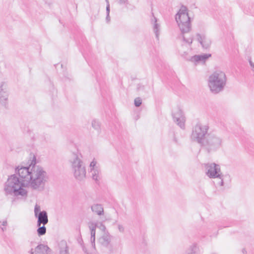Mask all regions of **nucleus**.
I'll use <instances>...</instances> for the list:
<instances>
[{"instance_id": "6ab92c4d", "label": "nucleus", "mask_w": 254, "mask_h": 254, "mask_svg": "<svg viewBox=\"0 0 254 254\" xmlns=\"http://www.w3.org/2000/svg\"><path fill=\"white\" fill-rule=\"evenodd\" d=\"M148 87L143 85L141 84H138L137 85L136 90L140 94H147L148 92Z\"/></svg>"}, {"instance_id": "1a4fd4ad", "label": "nucleus", "mask_w": 254, "mask_h": 254, "mask_svg": "<svg viewBox=\"0 0 254 254\" xmlns=\"http://www.w3.org/2000/svg\"><path fill=\"white\" fill-rule=\"evenodd\" d=\"M172 117L174 122L176 123L181 128L185 129L186 119L183 112L180 108L178 107L174 109L172 112Z\"/></svg>"}, {"instance_id": "58836bf2", "label": "nucleus", "mask_w": 254, "mask_h": 254, "mask_svg": "<svg viewBox=\"0 0 254 254\" xmlns=\"http://www.w3.org/2000/svg\"><path fill=\"white\" fill-rule=\"evenodd\" d=\"M225 178L228 179L229 181H230V176L229 175L225 176Z\"/></svg>"}, {"instance_id": "5701e85b", "label": "nucleus", "mask_w": 254, "mask_h": 254, "mask_svg": "<svg viewBox=\"0 0 254 254\" xmlns=\"http://www.w3.org/2000/svg\"><path fill=\"white\" fill-rule=\"evenodd\" d=\"M38 228L37 230V234L39 236H41L45 235L46 233V228L45 225H43L40 226H38Z\"/></svg>"}, {"instance_id": "2eb2a0df", "label": "nucleus", "mask_w": 254, "mask_h": 254, "mask_svg": "<svg viewBox=\"0 0 254 254\" xmlns=\"http://www.w3.org/2000/svg\"><path fill=\"white\" fill-rule=\"evenodd\" d=\"M211 56V54H204L203 55H195L191 57L190 61L196 64L197 63L202 62H205V61Z\"/></svg>"}, {"instance_id": "a19ab883", "label": "nucleus", "mask_w": 254, "mask_h": 254, "mask_svg": "<svg viewBox=\"0 0 254 254\" xmlns=\"http://www.w3.org/2000/svg\"><path fill=\"white\" fill-rule=\"evenodd\" d=\"M1 229H2V230L3 231H4V230L5 229V228H1Z\"/></svg>"}, {"instance_id": "72a5a7b5", "label": "nucleus", "mask_w": 254, "mask_h": 254, "mask_svg": "<svg viewBox=\"0 0 254 254\" xmlns=\"http://www.w3.org/2000/svg\"><path fill=\"white\" fill-rule=\"evenodd\" d=\"M127 2V0H119V3L120 4H125Z\"/></svg>"}, {"instance_id": "a211bd4d", "label": "nucleus", "mask_w": 254, "mask_h": 254, "mask_svg": "<svg viewBox=\"0 0 254 254\" xmlns=\"http://www.w3.org/2000/svg\"><path fill=\"white\" fill-rule=\"evenodd\" d=\"M60 254H69L68 247L65 241H61L59 244Z\"/></svg>"}, {"instance_id": "473e14b6", "label": "nucleus", "mask_w": 254, "mask_h": 254, "mask_svg": "<svg viewBox=\"0 0 254 254\" xmlns=\"http://www.w3.org/2000/svg\"><path fill=\"white\" fill-rule=\"evenodd\" d=\"M110 10V4H107V5L106 6V13H107V14H109Z\"/></svg>"}, {"instance_id": "4be33fe9", "label": "nucleus", "mask_w": 254, "mask_h": 254, "mask_svg": "<svg viewBox=\"0 0 254 254\" xmlns=\"http://www.w3.org/2000/svg\"><path fill=\"white\" fill-rule=\"evenodd\" d=\"M154 26H153V30L155 34L156 37L157 38H158L159 35V25L157 23V18L155 17H154Z\"/></svg>"}, {"instance_id": "bb28decb", "label": "nucleus", "mask_w": 254, "mask_h": 254, "mask_svg": "<svg viewBox=\"0 0 254 254\" xmlns=\"http://www.w3.org/2000/svg\"><path fill=\"white\" fill-rule=\"evenodd\" d=\"M134 103L136 107H139L142 104V100L140 98L137 97L134 99Z\"/></svg>"}, {"instance_id": "6e6552de", "label": "nucleus", "mask_w": 254, "mask_h": 254, "mask_svg": "<svg viewBox=\"0 0 254 254\" xmlns=\"http://www.w3.org/2000/svg\"><path fill=\"white\" fill-rule=\"evenodd\" d=\"M205 167L206 170V175L210 178H219L220 180L218 182V184L220 186H223L225 178L221 175L219 165L214 163H208L205 164Z\"/></svg>"}, {"instance_id": "f3484780", "label": "nucleus", "mask_w": 254, "mask_h": 254, "mask_svg": "<svg viewBox=\"0 0 254 254\" xmlns=\"http://www.w3.org/2000/svg\"><path fill=\"white\" fill-rule=\"evenodd\" d=\"M92 211L98 215H102L104 214L103 206L100 204H94L91 207Z\"/></svg>"}, {"instance_id": "c756f323", "label": "nucleus", "mask_w": 254, "mask_h": 254, "mask_svg": "<svg viewBox=\"0 0 254 254\" xmlns=\"http://www.w3.org/2000/svg\"><path fill=\"white\" fill-rule=\"evenodd\" d=\"M118 230L119 231L121 232V233H124V231H125V228H124V227L123 226V225H122V224H118Z\"/></svg>"}, {"instance_id": "f704fd0d", "label": "nucleus", "mask_w": 254, "mask_h": 254, "mask_svg": "<svg viewBox=\"0 0 254 254\" xmlns=\"http://www.w3.org/2000/svg\"><path fill=\"white\" fill-rule=\"evenodd\" d=\"M29 253L30 254H36V248L35 249V250H34L33 249H31Z\"/></svg>"}, {"instance_id": "dca6fc26", "label": "nucleus", "mask_w": 254, "mask_h": 254, "mask_svg": "<svg viewBox=\"0 0 254 254\" xmlns=\"http://www.w3.org/2000/svg\"><path fill=\"white\" fill-rule=\"evenodd\" d=\"M51 252V249L47 245L40 244L36 247V254H49Z\"/></svg>"}, {"instance_id": "39448f33", "label": "nucleus", "mask_w": 254, "mask_h": 254, "mask_svg": "<svg viewBox=\"0 0 254 254\" xmlns=\"http://www.w3.org/2000/svg\"><path fill=\"white\" fill-rule=\"evenodd\" d=\"M175 19L183 35V41L190 44H191L192 37H190L187 39L184 36L185 33H188L191 29L190 20L188 14L183 13L179 16L176 15Z\"/></svg>"}, {"instance_id": "b1692460", "label": "nucleus", "mask_w": 254, "mask_h": 254, "mask_svg": "<svg viewBox=\"0 0 254 254\" xmlns=\"http://www.w3.org/2000/svg\"><path fill=\"white\" fill-rule=\"evenodd\" d=\"M92 127L95 130H96L98 133L100 132V124L99 122V121H98L96 120H93L92 122Z\"/></svg>"}, {"instance_id": "f8f14e48", "label": "nucleus", "mask_w": 254, "mask_h": 254, "mask_svg": "<svg viewBox=\"0 0 254 254\" xmlns=\"http://www.w3.org/2000/svg\"><path fill=\"white\" fill-rule=\"evenodd\" d=\"M37 218V226H40L42 224L45 225L48 223V213L45 210L42 211L41 212L35 217Z\"/></svg>"}, {"instance_id": "20e7f679", "label": "nucleus", "mask_w": 254, "mask_h": 254, "mask_svg": "<svg viewBox=\"0 0 254 254\" xmlns=\"http://www.w3.org/2000/svg\"><path fill=\"white\" fill-rule=\"evenodd\" d=\"M226 82L227 77L225 72L217 70L209 76L208 85L210 91L216 94L223 91Z\"/></svg>"}, {"instance_id": "e433bc0d", "label": "nucleus", "mask_w": 254, "mask_h": 254, "mask_svg": "<svg viewBox=\"0 0 254 254\" xmlns=\"http://www.w3.org/2000/svg\"><path fill=\"white\" fill-rule=\"evenodd\" d=\"M242 252L243 254H247V252L246 249H245V248L242 249Z\"/></svg>"}, {"instance_id": "2f4dec72", "label": "nucleus", "mask_w": 254, "mask_h": 254, "mask_svg": "<svg viewBox=\"0 0 254 254\" xmlns=\"http://www.w3.org/2000/svg\"><path fill=\"white\" fill-rule=\"evenodd\" d=\"M249 62L252 68V70L254 72V63L251 61V59L249 60Z\"/></svg>"}, {"instance_id": "412c9836", "label": "nucleus", "mask_w": 254, "mask_h": 254, "mask_svg": "<svg viewBox=\"0 0 254 254\" xmlns=\"http://www.w3.org/2000/svg\"><path fill=\"white\" fill-rule=\"evenodd\" d=\"M90 173L92 179L95 181H98L99 178V171L97 167H96L95 169H91Z\"/></svg>"}, {"instance_id": "f03ea898", "label": "nucleus", "mask_w": 254, "mask_h": 254, "mask_svg": "<svg viewBox=\"0 0 254 254\" xmlns=\"http://www.w3.org/2000/svg\"><path fill=\"white\" fill-rule=\"evenodd\" d=\"M24 179L18 178L16 174L11 175L9 176L7 181L5 183L4 191L7 198L13 202L16 197L19 196L26 197L27 195V191L24 187H26L24 182Z\"/></svg>"}, {"instance_id": "4468645a", "label": "nucleus", "mask_w": 254, "mask_h": 254, "mask_svg": "<svg viewBox=\"0 0 254 254\" xmlns=\"http://www.w3.org/2000/svg\"><path fill=\"white\" fill-rule=\"evenodd\" d=\"M88 226L91 232V243L92 247L95 248L96 229L97 227V224L93 222H90L88 223Z\"/></svg>"}, {"instance_id": "0eeeda50", "label": "nucleus", "mask_w": 254, "mask_h": 254, "mask_svg": "<svg viewBox=\"0 0 254 254\" xmlns=\"http://www.w3.org/2000/svg\"><path fill=\"white\" fill-rule=\"evenodd\" d=\"M208 129L209 127L207 125L197 124L192 129L190 137L191 140L196 141L201 145L208 133H207Z\"/></svg>"}, {"instance_id": "9b49d317", "label": "nucleus", "mask_w": 254, "mask_h": 254, "mask_svg": "<svg viewBox=\"0 0 254 254\" xmlns=\"http://www.w3.org/2000/svg\"><path fill=\"white\" fill-rule=\"evenodd\" d=\"M112 236L108 232L103 233L98 239L99 243L102 246L107 248L111 242Z\"/></svg>"}, {"instance_id": "423d86ee", "label": "nucleus", "mask_w": 254, "mask_h": 254, "mask_svg": "<svg viewBox=\"0 0 254 254\" xmlns=\"http://www.w3.org/2000/svg\"><path fill=\"white\" fill-rule=\"evenodd\" d=\"M222 144V138L215 133L210 132L207 134L206 139L201 146L209 153L220 148Z\"/></svg>"}, {"instance_id": "9d476101", "label": "nucleus", "mask_w": 254, "mask_h": 254, "mask_svg": "<svg viewBox=\"0 0 254 254\" xmlns=\"http://www.w3.org/2000/svg\"><path fill=\"white\" fill-rule=\"evenodd\" d=\"M8 96L7 84L4 82H2L0 85V103L5 107L7 104Z\"/></svg>"}, {"instance_id": "c85d7f7f", "label": "nucleus", "mask_w": 254, "mask_h": 254, "mask_svg": "<svg viewBox=\"0 0 254 254\" xmlns=\"http://www.w3.org/2000/svg\"><path fill=\"white\" fill-rule=\"evenodd\" d=\"M96 161L95 160V159H93V161L90 163V168L91 169H95L96 168Z\"/></svg>"}, {"instance_id": "a878e982", "label": "nucleus", "mask_w": 254, "mask_h": 254, "mask_svg": "<svg viewBox=\"0 0 254 254\" xmlns=\"http://www.w3.org/2000/svg\"><path fill=\"white\" fill-rule=\"evenodd\" d=\"M41 212H42V211H41L40 206L39 205H38L37 204H36L34 207L35 216V217L37 216L38 215V214Z\"/></svg>"}, {"instance_id": "aec40b11", "label": "nucleus", "mask_w": 254, "mask_h": 254, "mask_svg": "<svg viewBox=\"0 0 254 254\" xmlns=\"http://www.w3.org/2000/svg\"><path fill=\"white\" fill-rule=\"evenodd\" d=\"M198 252V248L196 244H193L190 246V248L188 250L187 254H197Z\"/></svg>"}, {"instance_id": "ea45409f", "label": "nucleus", "mask_w": 254, "mask_h": 254, "mask_svg": "<svg viewBox=\"0 0 254 254\" xmlns=\"http://www.w3.org/2000/svg\"><path fill=\"white\" fill-rule=\"evenodd\" d=\"M105 1H106V2L107 5V4H109V0H105Z\"/></svg>"}, {"instance_id": "4c0bfd02", "label": "nucleus", "mask_w": 254, "mask_h": 254, "mask_svg": "<svg viewBox=\"0 0 254 254\" xmlns=\"http://www.w3.org/2000/svg\"><path fill=\"white\" fill-rule=\"evenodd\" d=\"M7 225V221H3L2 223V225L3 226H6Z\"/></svg>"}, {"instance_id": "79ce46f5", "label": "nucleus", "mask_w": 254, "mask_h": 254, "mask_svg": "<svg viewBox=\"0 0 254 254\" xmlns=\"http://www.w3.org/2000/svg\"><path fill=\"white\" fill-rule=\"evenodd\" d=\"M174 141H175L176 142H177V140H176V138H174Z\"/></svg>"}, {"instance_id": "393cba45", "label": "nucleus", "mask_w": 254, "mask_h": 254, "mask_svg": "<svg viewBox=\"0 0 254 254\" xmlns=\"http://www.w3.org/2000/svg\"><path fill=\"white\" fill-rule=\"evenodd\" d=\"M187 8L186 6H182L181 8L180 9L179 11L178 12V13L176 15H180L181 14H188L187 12Z\"/></svg>"}, {"instance_id": "f257e3e1", "label": "nucleus", "mask_w": 254, "mask_h": 254, "mask_svg": "<svg viewBox=\"0 0 254 254\" xmlns=\"http://www.w3.org/2000/svg\"><path fill=\"white\" fill-rule=\"evenodd\" d=\"M36 164V158L34 156L29 166H22L20 168L18 166L15 168V173L21 178L24 179V183L26 187L42 191L45 189L48 179L47 173L43 167Z\"/></svg>"}, {"instance_id": "7c9ffc66", "label": "nucleus", "mask_w": 254, "mask_h": 254, "mask_svg": "<svg viewBox=\"0 0 254 254\" xmlns=\"http://www.w3.org/2000/svg\"><path fill=\"white\" fill-rule=\"evenodd\" d=\"M78 243L80 244V245L82 246L83 250L84 251L85 248H84V246H83V242L82 241V239L81 238H80L78 240Z\"/></svg>"}, {"instance_id": "ddd939ff", "label": "nucleus", "mask_w": 254, "mask_h": 254, "mask_svg": "<svg viewBox=\"0 0 254 254\" xmlns=\"http://www.w3.org/2000/svg\"><path fill=\"white\" fill-rule=\"evenodd\" d=\"M196 36L197 41L200 43L203 48L207 49L210 47L211 42L210 40L207 38L204 35H201L197 33Z\"/></svg>"}, {"instance_id": "cd10ccee", "label": "nucleus", "mask_w": 254, "mask_h": 254, "mask_svg": "<svg viewBox=\"0 0 254 254\" xmlns=\"http://www.w3.org/2000/svg\"><path fill=\"white\" fill-rule=\"evenodd\" d=\"M97 227L99 228L102 231L103 233H106V232H108L106 229V226L102 223H100L99 225H97Z\"/></svg>"}, {"instance_id": "c9c22d12", "label": "nucleus", "mask_w": 254, "mask_h": 254, "mask_svg": "<svg viewBox=\"0 0 254 254\" xmlns=\"http://www.w3.org/2000/svg\"><path fill=\"white\" fill-rule=\"evenodd\" d=\"M106 19L107 22H109L110 20V17L109 14H107Z\"/></svg>"}, {"instance_id": "7ed1b4c3", "label": "nucleus", "mask_w": 254, "mask_h": 254, "mask_svg": "<svg viewBox=\"0 0 254 254\" xmlns=\"http://www.w3.org/2000/svg\"><path fill=\"white\" fill-rule=\"evenodd\" d=\"M81 154L74 148L69 156V161L71 165L74 177L78 180H82L86 176V170L83 161L80 159Z\"/></svg>"}]
</instances>
